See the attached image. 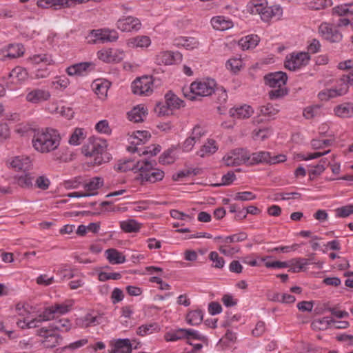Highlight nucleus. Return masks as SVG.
<instances>
[{"instance_id":"12","label":"nucleus","mask_w":353,"mask_h":353,"mask_svg":"<svg viewBox=\"0 0 353 353\" xmlns=\"http://www.w3.org/2000/svg\"><path fill=\"white\" fill-rule=\"evenodd\" d=\"M152 81L150 77H143L134 80L132 83V90L138 95H148L152 92Z\"/></svg>"},{"instance_id":"26","label":"nucleus","mask_w":353,"mask_h":353,"mask_svg":"<svg viewBox=\"0 0 353 353\" xmlns=\"http://www.w3.org/2000/svg\"><path fill=\"white\" fill-rule=\"evenodd\" d=\"M101 317L87 314L84 316L76 319V325L81 327L95 326L100 323Z\"/></svg>"},{"instance_id":"16","label":"nucleus","mask_w":353,"mask_h":353,"mask_svg":"<svg viewBox=\"0 0 353 353\" xmlns=\"http://www.w3.org/2000/svg\"><path fill=\"white\" fill-rule=\"evenodd\" d=\"M141 27L140 20L131 16L120 19L117 22V28L123 32L137 31Z\"/></svg>"},{"instance_id":"24","label":"nucleus","mask_w":353,"mask_h":353,"mask_svg":"<svg viewBox=\"0 0 353 353\" xmlns=\"http://www.w3.org/2000/svg\"><path fill=\"white\" fill-rule=\"evenodd\" d=\"M37 5L41 8H53L54 9H60L70 7L68 0H38Z\"/></svg>"},{"instance_id":"34","label":"nucleus","mask_w":353,"mask_h":353,"mask_svg":"<svg viewBox=\"0 0 353 353\" xmlns=\"http://www.w3.org/2000/svg\"><path fill=\"white\" fill-rule=\"evenodd\" d=\"M103 185V179L101 177L96 176L92 178L88 183L84 185L86 193H95L97 194V190Z\"/></svg>"},{"instance_id":"59","label":"nucleus","mask_w":353,"mask_h":353,"mask_svg":"<svg viewBox=\"0 0 353 353\" xmlns=\"http://www.w3.org/2000/svg\"><path fill=\"white\" fill-rule=\"evenodd\" d=\"M236 179V177L234 173L232 171H230L222 176L221 182L215 184L214 186L229 185L232 184Z\"/></svg>"},{"instance_id":"41","label":"nucleus","mask_w":353,"mask_h":353,"mask_svg":"<svg viewBox=\"0 0 353 353\" xmlns=\"http://www.w3.org/2000/svg\"><path fill=\"white\" fill-rule=\"evenodd\" d=\"M28 61L32 64L44 63L46 65H51L54 63L51 55L48 54H34L28 58Z\"/></svg>"},{"instance_id":"17","label":"nucleus","mask_w":353,"mask_h":353,"mask_svg":"<svg viewBox=\"0 0 353 353\" xmlns=\"http://www.w3.org/2000/svg\"><path fill=\"white\" fill-rule=\"evenodd\" d=\"M349 85H353V71L347 75L343 76L339 88H332L327 90L328 97H336L345 94L347 92Z\"/></svg>"},{"instance_id":"31","label":"nucleus","mask_w":353,"mask_h":353,"mask_svg":"<svg viewBox=\"0 0 353 353\" xmlns=\"http://www.w3.org/2000/svg\"><path fill=\"white\" fill-rule=\"evenodd\" d=\"M141 223L134 219H128L120 222L121 229L127 233L137 232L141 228Z\"/></svg>"},{"instance_id":"5","label":"nucleus","mask_w":353,"mask_h":353,"mask_svg":"<svg viewBox=\"0 0 353 353\" xmlns=\"http://www.w3.org/2000/svg\"><path fill=\"white\" fill-rule=\"evenodd\" d=\"M106 148L105 141L96 139L84 145L82 148V152L85 156L93 158L92 163L99 165L106 161Z\"/></svg>"},{"instance_id":"20","label":"nucleus","mask_w":353,"mask_h":353,"mask_svg":"<svg viewBox=\"0 0 353 353\" xmlns=\"http://www.w3.org/2000/svg\"><path fill=\"white\" fill-rule=\"evenodd\" d=\"M132 350V343L128 339H119L114 341L109 353H131Z\"/></svg>"},{"instance_id":"37","label":"nucleus","mask_w":353,"mask_h":353,"mask_svg":"<svg viewBox=\"0 0 353 353\" xmlns=\"http://www.w3.org/2000/svg\"><path fill=\"white\" fill-rule=\"evenodd\" d=\"M165 104L173 110L179 108L183 102L172 92H169L165 94Z\"/></svg>"},{"instance_id":"30","label":"nucleus","mask_w":353,"mask_h":353,"mask_svg":"<svg viewBox=\"0 0 353 353\" xmlns=\"http://www.w3.org/2000/svg\"><path fill=\"white\" fill-rule=\"evenodd\" d=\"M218 150L216 141L213 139H208L197 152V154L201 157L214 154Z\"/></svg>"},{"instance_id":"50","label":"nucleus","mask_w":353,"mask_h":353,"mask_svg":"<svg viewBox=\"0 0 353 353\" xmlns=\"http://www.w3.org/2000/svg\"><path fill=\"white\" fill-rule=\"evenodd\" d=\"M337 217L345 218L353 214V205H347L335 210Z\"/></svg>"},{"instance_id":"39","label":"nucleus","mask_w":353,"mask_h":353,"mask_svg":"<svg viewBox=\"0 0 353 353\" xmlns=\"http://www.w3.org/2000/svg\"><path fill=\"white\" fill-rule=\"evenodd\" d=\"M73 305L72 301H68L63 303H56L52 305L55 316L68 313Z\"/></svg>"},{"instance_id":"64","label":"nucleus","mask_w":353,"mask_h":353,"mask_svg":"<svg viewBox=\"0 0 353 353\" xmlns=\"http://www.w3.org/2000/svg\"><path fill=\"white\" fill-rule=\"evenodd\" d=\"M227 68L236 72L242 66V61L240 59H230L226 63Z\"/></svg>"},{"instance_id":"58","label":"nucleus","mask_w":353,"mask_h":353,"mask_svg":"<svg viewBox=\"0 0 353 353\" xmlns=\"http://www.w3.org/2000/svg\"><path fill=\"white\" fill-rule=\"evenodd\" d=\"M334 8H333V13L337 14V19H333L332 23L337 28H341L343 27H346L350 23V19L342 17L343 15H339L337 13L334 12Z\"/></svg>"},{"instance_id":"33","label":"nucleus","mask_w":353,"mask_h":353,"mask_svg":"<svg viewBox=\"0 0 353 353\" xmlns=\"http://www.w3.org/2000/svg\"><path fill=\"white\" fill-rule=\"evenodd\" d=\"M110 83L108 81H96L93 84L95 94L101 99H104L108 94Z\"/></svg>"},{"instance_id":"2","label":"nucleus","mask_w":353,"mask_h":353,"mask_svg":"<svg viewBox=\"0 0 353 353\" xmlns=\"http://www.w3.org/2000/svg\"><path fill=\"white\" fill-rule=\"evenodd\" d=\"M264 79L265 84L272 88L268 93L270 99H278L287 94L285 84L288 76L285 72L279 71L269 73L265 76Z\"/></svg>"},{"instance_id":"38","label":"nucleus","mask_w":353,"mask_h":353,"mask_svg":"<svg viewBox=\"0 0 353 353\" xmlns=\"http://www.w3.org/2000/svg\"><path fill=\"white\" fill-rule=\"evenodd\" d=\"M159 330V326L157 323H150L139 326L137 329V334L143 336L152 334L154 332H158Z\"/></svg>"},{"instance_id":"27","label":"nucleus","mask_w":353,"mask_h":353,"mask_svg":"<svg viewBox=\"0 0 353 353\" xmlns=\"http://www.w3.org/2000/svg\"><path fill=\"white\" fill-rule=\"evenodd\" d=\"M211 23L214 29L223 31L232 27L233 23L230 20L225 19L224 17L218 16L211 19Z\"/></svg>"},{"instance_id":"45","label":"nucleus","mask_w":353,"mask_h":353,"mask_svg":"<svg viewBox=\"0 0 353 353\" xmlns=\"http://www.w3.org/2000/svg\"><path fill=\"white\" fill-rule=\"evenodd\" d=\"M34 177L30 174H25L17 178V184L23 188H32L34 186Z\"/></svg>"},{"instance_id":"46","label":"nucleus","mask_w":353,"mask_h":353,"mask_svg":"<svg viewBox=\"0 0 353 353\" xmlns=\"http://www.w3.org/2000/svg\"><path fill=\"white\" fill-rule=\"evenodd\" d=\"M334 12L339 15H351L353 17V3L336 6L334 8Z\"/></svg>"},{"instance_id":"57","label":"nucleus","mask_w":353,"mask_h":353,"mask_svg":"<svg viewBox=\"0 0 353 353\" xmlns=\"http://www.w3.org/2000/svg\"><path fill=\"white\" fill-rule=\"evenodd\" d=\"M12 73L14 74V79L15 83H17V81H23L28 77V72L26 70L21 67H16L12 69Z\"/></svg>"},{"instance_id":"18","label":"nucleus","mask_w":353,"mask_h":353,"mask_svg":"<svg viewBox=\"0 0 353 353\" xmlns=\"http://www.w3.org/2000/svg\"><path fill=\"white\" fill-rule=\"evenodd\" d=\"M50 92L47 90L36 88L30 90L26 94V99L33 104H39L50 99Z\"/></svg>"},{"instance_id":"11","label":"nucleus","mask_w":353,"mask_h":353,"mask_svg":"<svg viewBox=\"0 0 353 353\" xmlns=\"http://www.w3.org/2000/svg\"><path fill=\"white\" fill-rule=\"evenodd\" d=\"M319 30L321 34L330 42L336 43L342 40V33L332 23H322Z\"/></svg>"},{"instance_id":"25","label":"nucleus","mask_w":353,"mask_h":353,"mask_svg":"<svg viewBox=\"0 0 353 353\" xmlns=\"http://www.w3.org/2000/svg\"><path fill=\"white\" fill-rule=\"evenodd\" d=\"M128 119L134 123H139L143 121L147 114V109L143 105H138L128 112Z\"/></svg>"},{"instance_id":"42","label":"nucleus","mask_w":353,"mask_h":353,"mask_svg":"<svg viewBox=\"0 0 353 353\" xmlns=\"http://www.w3.org/2000/svg\"><path fill=\"white\" fill-rule=\"evenodd\" d=\"M187 329H179L165 334V339L167 341H176L183 339H187Z\"/></svg>"},{"instance_id":"6","label":"nucleus","mask_w":353,"mask_h":353,"mask_svg":"<svg viewBox=\"0 0 353 353\" xmlns=\"http://www.w3.org/2000/svg\"><path fill=\"white\" fill-rule=\"evenodd\" d=\"M215 85L216 83L214 79H208L206 81H195L190 85L191 94H186L184 93V95L192 101L196 99V96L207 97L215 92Z\"/></svg>"},{"instance_id":"60","label":"nucleus","mask_w":353,"mask_h":353,"mask_svg":"<svg viewBox=\"0 0 353 353\" xmlns=\"http://www.w3.org/2000/svg\"><path fill=\"white\" fill-rule=\"evenodd\" d=\"M205 134V130L200 125H196L192 130L190 137L196 142L200 141L201 138Z\"/></svg>"},{"instance_id":"44","label":"nucleus","mask_w":353,"mask_h":353,"mask_svg":"<svg viewBox=\"0 0 353 353\" xmlns=\"http://www.w3.org/2000/svg\"><path fill=\"white\" fill-rule=\"evenodd\" d=\"M85 138V134L84 130L82 128H76L70 137L69 143L74 145H79Z\"/></svg>"},{"instance_id":"53","label":"nucleus","mask_w":353,"mask_h":353,"mask_svg":"<svg viewBox=\"0 0 353 353\" xmlns=\"http://www.w3.org/2000/svg\"><path fill=\"white\" fill-rule=\"evenodd\" d=\"M179 43L188 50L194 49L199 46L198 41L193 37L181 38Z\"/></svg>"},{"instance_id":"19","label":"nucleus","mask_w":353,"mask_h":353,"mask_svg":"<svg viewBox=\"0 0 353 353\" xmlns=\"http://www.w3.org/2000/svg\"><path fill=\"white\" fill-rule=\"evenodd\" d=\"M151 135L148 131H137L132 136L131 144L132 145L128 147V150L132 152H139L137 145L145 143Z\"/></svg>"},{"instance_id":"40","label":"nucleus","mask_w":353,"mask_h":353,"mask_svg":"<svg viewBox=\"0 0 353 353\" xmlns=\"http://www.w3.org/2000/svg\"><path fill=\"white\" fill-rule=\"evenodd\" d=\"M71 323L68 319H61L49 325V328L53 331L68 332L71 328Z\"/></svg>"},{"instance_id":"63","label":"nucleus","mask_w":353,"mask_h":353,"mask_svg":"<svg viewBox=\"0 0 353 353\" xmlns=\"http://www.w3.org/2000/svg\"><path fill=\"white\" fill-rule=\"evenodd\" d=\"M187 340L189 341L190 339H196L201 341L203 342H205L207 341V338L205 336L203 335L202 334L199 333L198 331L192 330V329H187Z\"/></svg>"},{"instance_id":"3","label":"nucleus","mask_w":353,"mask_h":353,"mask_svg":"<svg viewBox=\"0 0 353 353\" xmlns=\"http://www.w3.org/2000/svg\"><path fill=\"white\" fill-rule=\"evenodd\" d=\"M252 14H259L263 21L268 22L271 19H279L283 14L279 6H268L266 0H252L248 6Z\"/></svg>"},{"instance_id":"9","label":"nucleus","mask_w":353,"mask_h":353,"mask_svg":"<svg viewBox=\"0 0 353 353\" xmlns=\"http://www.w3.org/2000/svg\"><path fill=\"white\" fill-rule=\"evenodd\" d=\"M286 160L285 155L279 154L271 157L268 152L261 151L250 154L249 165L267 163L270 164H275L277 163L284 162Z\"/></svg>"},{"instance_id":"32","label":"nucleus","mask_w":353,"mask_h":353,"mask_svg":"<svg viewBox=\"0 0 353 353\" xmlns=\"http://www.w3.org/2000/svg\"><path fill=\"white\" fill-rule=\"evenodd\" d=\"M289 271L292 272H301L305 266L308 265V260L304 258L293 259L288 261Z\"/></svg>"},{"instance_id":"56","label":"nucleus","mask_w":353,"mask_h":353,"mask_svg":"<svg viewBox=\"0 0 353 353\" xmlns=\"http://www.w3.org/2000/svg\"><path fill=\"white\" fill-rule=\"evenodd\" d=\"M279 112V110L271 103H268L261 107V113L268 117H272Z\"/></svg>"},{"instance_id":"35","label":"nucleus","mask_w":353,"mask_h":353,"mask_svg":"<svg viewBox=\"0 0 353 353\" xmlns=\"http://www.w3.org/2000/svg\"><path fill=\"white\" fill-rule=\"evenodd\" d=\"M259 39L257 35H248L242 38L239 41V44L241 48L248 50L254 48L259 43Z\"/></svg>"},{"instance_id":"54","label":"nucleus","mask_w":353,"mask_h":353,"mask_svg":"<svg viewBox=\"0 0 353 353\" xmlns=\"http://www.w3.org/2000/svg\"><path fill=\"white\" fill-rule=\"evenodd\" d=\"M271 133L272 131L269 128L254 130L252 132L254 139L260 141H263L267 139Z\"/></svg>"},{"instance_id":"61","label":"nucleus","mask_w":353,"mask_h":353,"mask_svg":"<svg viewBox=\"0 0 353 353\" xmlns=\"http://www.w3.org/2000/svg\"><path fill=\"white\" fill-rule=\"evenodd\" d=\"M98 58L107 63L112 62V49H103L97 52Z\"/></svg>"},{"instance_id":"48","label":"nucleus","mask_w":353,"mask_h":353,"mask_svg":"<svg viewBox=\"0 0 353 353\" xmlns=\"http://www.w3.org/2000/svg\"><path fill=\"white\" fill-rule=\"evenodd\" d=\"M209 259L213 262L212 267L215 268H223L225 265V260L220 256L216 252L212 251L209 254Z\"/></svg>"},{"instance_id":"55","label":"nucleus","mask_w":353,"mask_h":353,"mask_svg":"<svg viewBox=\"0 0 353 353\" xmlns=\"http://www.w3.org/2000/svg\"><path fill=\"white\" fill-rule=\"evenodd\" d=\"M173 152L172 149H168L165 151L159 157V163L163 165L173 163L175 159L172 155Z\"/></svg>"},{"instance_id":"28","label":"nucleus","mask_w":353,"mask_h":353,"mask_svg":"<svg viewBox=\"0 0 353 353\" xmlns=\"http://www.w3.org/2000/svg\"><path fill=\"white\" fill-rule=\"evenodd\" d=\"M335 114L341 118L353 117V103H343L334 108Z\"/></svg>"},{"instance_id":"15","label":"nucleus","mask_w":353,"mask_h":353,"mask_svg":"<svg viewBox=\"0 0 353 353\" xmlns=\"http://www.w3.org/2000/svg\"><path fill=\"white\" fill-rule=\"evenodd\" d=\"M182 56L179 52H172L170 51H163L158 53L154 59V62L157 65H169L180 61Z\"/></svg>"},{"instance_id":"51","label":"nucleus","mask_w":353,"mask_h":353,"mask_svg":"<svg viewBox=\"0 0 353 353\" xmlns=\"http://www.w3.org/2000/svg\"><path fill=\"white\" fill-rule=\"evenodd\" d=\"M330 165V162L327 159H322L319 163L317 164L312 170L309 171V174L311 175H319L325 169L327 166Z\"/></svg>"},{"instance_id":"10","label":"nucleus","mask_w":353,"mask_h":353,"mask_svg":"<svg viewBox=\"0 0 353 353\" xmlns=\"http://www.w3.org/2000/svg\"><path fill=\"white\" fill-rule=\"evenodd\" d=\"M310 59L308 52H299L292 54L286 57L285 67L290 70H296L306 65Z\"/></svg>"},{"instance_id":"36","label":"nucleus","mask_w":353,"mask_h":353,"mask_svg":"<svg viewBox=\"0 0 353 353\" xmlns=\"http://www.w3.org/2000/svg\"><path fill=\"white\" fill-rule=\"evenodd\" d=\"M151 43V40L148 36H137L129 40L128 45L131 47L147 48Z\"/></svg>"},{"instance_id":"8","label":"nucleus","mask_w":353,"mask_h":353,"mask_svg":"<svg viewBox=\"0 0 353 353\" xmlns=\"http://www.w3.org/2000/svg\"><path fill=\"white\" fill-rule=\"evenodd\" d=\"M250 159V154L247 150L238 148L227 154L223 161L227 166H237L243 163L249 164Z\"/></svg>"},{"instance_id":"29","label":"nucleus","mask_w":353,"mask_h":353,"mask_svg":"<svg viewBox=\"0 0 353 353\" xmlns=\"http://www.w3.org/2000/svg\"><path fill=\"white\" fill-rule=\"evenodd\" d=\"M105 254L111 264H121L125 261V256L116 249H108L105 252Z\"/></svg>"},{"instance_id":"23","label":"nucleus","mask_w":353,"mask_h":353,"mask_svg":"<svg viewBox=\"0 0 353 353\" xmlns=\"http://www.w3.org/2000/svg\"><path fill=\"white\" fill-rule=\"evenodd\" d=\"M91 62H81L72 65L67 68L66 72L69 76L83 75L84 72L93 68Z\"/></svg>"},{"instance_id":"52","label":"nucleus","mask_w":353,"mask_h":353,"mask_svg":"<svg viewBox=\"0 0 353 353\" xmlns=\"http://www.w3.org/2000/svg\"><path fill=\"white\" fill-rule=\"evenodd\" d=\"M247 239L245 233L235 234L223 239V243L230 244L235 242H241Z\"/></svg>"},{"instance_id":"49","label":"nucleus","mask_w":353,"mask_h":353,"mask_svg":"<svg viewBox=\"0 0 353 353\" xmlns=\"http://www.w3.org/2000/svg\"><path fill=\"white\" fill-rule=\"evenodd\" d=\"M219 250L225 256H231L238 253L240 248L239 246H230L229 244L223 243L219 247Z\"/></svg>"},{"instance_id":"62","label":"nucleus","mask_w":353,"mask_h":353,"mask_svg":"<svg viewBox=\"0 0 353 353\" xmlns=\"http://www.w3.org/2000/svg\"><path fill=\"white\" fill-rule=\"evenodd\" d=\"M41 319L44 321H48L54 319L56 316L54 313V310L52 307V305L48 307H46L42 313L39 314Z\"/></svg>"},{"instance_id":"21","label":"nucleus","mask_w":353,"mask_h":353,"mask_svg":"<svg viewBox=\"0 0 353 353\" xmlns=\"http://www.w3.org/2000/svg\"><path fill=\"white\" fill-rule=\"evenodd\" d=\"M253 112V109L248 105L235 106L229 111L230 117L239 119L249 118Z\"/></svg>"},{"instance_id":"47","label":"nucleus","mask_w":353,"mask_h":353,"mask_svg":"<svg viewBox=\"0 0 353 353\" xmlns=\"http://www.w3.org/2000/svg\"><path fill=\"white\" fill-rule=\"evenodd\" d=\"M50 185V181L48 177L44 175L39 176L36 178L34 183V186L42 190L48 189Z\"/></svg>"},{"instance_id":"4","label":"nucleus","mask_w":353,"mask_h":353,"mask_svg":"<svg viewBox=\"0 0 353 353\" xmlns=\"http://www.w3.org/2000/svg\"><path fill=\"white\" fill-rule=\"evenodd\" d=\"M132 170L139 172V179L141 182L156 183L164 178V172L154 166L152 161L141 160L133 165Z\"/></svg>"},{"instance_id":"43","label":"nucleus","mask_w":353,"mask_h":353,"mask_svg":"<svg viewBox=\"0 0 353 353\" xmlns=\"http://www.w3.org/2000/svg\"><path fill=\"white\" fill-rule=\"evenodd\" d=\"M188 323L191 325H197L203 321V313L201 310L190 312L186 316Z\"/></svg>"},{"instance_id":"1","label":"nucleus","mask_w":353,"mask_h":353,"mask_svg":"<svg viewBox=\"0 0 353 353\" xmlns=\"http://www.w3.org/2000/svg\"><path fill=\"white\" fill-rule=\"evenodd\" d=\"M61 137L57 130L45 128L34 132L32 143L39 152L48 153L55 150L60 145Z\"/></svg>"},{"instance_id":"7","label":"nucleus","mask_w":353,"mask_h":353,"mask_svg":"<svg viewBox=\"0 0 353 353\" xmlns=\"http://www.w3.org/2000/svg\"><path fill=\"white\" fill-rule=\"evenodd\" d=\"M119 38L117 32L114 30L98 29L92 30L88 34V43L92 44L113 42Z\"/></svg>"},{"instance_id":"14","label":"nucleus","mask_w":353,"mask_h":353,"mask_svg":"<svg viewBox=\"0 0 353 353\" xmlns=\"http://www.w3.org/2000/svg\"><path fill=\"white\" fill-rule=\"evenodd\" d=\"M24 48L22 44H10L6 48L0 50V60L12 59L22 56Z\"/></svg>"},{"instance_id":"13","label":"nucleus","mask_w":353,"mask_h":353,"mask_svg":"<svg viewBox=\"0 0 353 353\" xmlns=\"http://www.w3.org/2000/svg\"><path fill=\"white\" fill-rule=\"evenodd\" d=\"M53 330L50 328L42 327L37 330V335L43 337L42 344L46 348H52L57 345L62 338L59 334L52 333Z\"/></svg>"},{"instance_id":"22","label":"nucleus","mask_w":353,"mask_h":353,"mask_svg":"<svg viewBox=\"0 0 353 353\" xmlns=\"http://www.w3.org/2000/svg\"><path fill=\"white\" fill-rule=\"evenodd\" d=\"M10 164L16 170L26 171L31 168L32 161L29 157L18 156L13 158Z\"/></svg>"}]
</instances>
